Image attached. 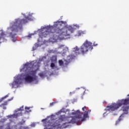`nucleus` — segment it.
Wrapping results in <instances>:
<instances>
[{
	"mask_svg": "<svg viewBox=\"0 0 129 129\" xmlns=\"http://www.w3.org/2000/svg\"><path fill=\"white\" fill-rule=\"evenodd\" d=\"M36 74H37L36 71H29L28 72L24 75L25 81L27 82V83H31V82L36 81Z\"/></svg>",
	"mask_w": 129,
	"mask_h": 129,
	"instance_id": "7",
	"label": "nucleus"
},
{
	"mask_svg": "<svg viewBox=\"0 0 129 129\" xmlns=\"http://www.w3.org/2000/svg\"><path fill=\"white\" fill-rule=\"evenodd\" d=\"M12 99H9L8 101H5L4 103H2L1 106H4L5 105H8V101H11Z\"/></svg>",
	"mask_w": 129,
	"mask_h": 129,
	"instance_id": "11",
	"label": "nucleus"
},
{
	"mask_svg": "<svg viewBox=\"0 0 129 129\" xmlns=\"http://www.w3.org/2000/svg\"><path fill=\"white\" fill-rule=\"evenodd\" d=\"M91 110H88V111H85L84 112L83 117L82 118L80 117V111L79 110H77V111H75L74 112H72V115H75L74 118L76 120V122H78V121H84L87 117H89L88 114L90 113Z\"/></svg>",
	"mask_w": 129,
	"mask_h": 129,
	"instance_id": "6",
	"label": "nucleus"
},
{
	"mask_svg": "<svg viewBox=\"0 0 129 129\" xmlns=\"http://www.w3.org/2000/svg\"><path fill=\"white\" fill-rule=\"evenodd\" d=\"M22 84V79L19 78V77H17L16 81H14L12 83L10 84V86H12V88H14L16 85H19Z\"/></svg>",
	"mask_w": 129,
	"mask_h": 129,
	"instance_id": "8",
	"label": "nucleus"
},
{
	"mask_svg": "<svg viewBox=\"0 0 129 129\" xmlns=\"http://www.w3.org/2000/svg\"><path fill=\"white\" fill-rule=\"evenodd\" d=\"M39 76H40V77H44V74L43 73H40L39 74Z\"/></svg>",
	"mask_w": 129,
	"mask_h": 129,
	"instance_id": "19",
	"label": "nucleus"
},
{
	"mask_svg": "<svg viewBox=\"0 0 129 129\" xmlns=\"http://www.w3.org/2000/svg\"><path fill=\"white\" fill-rule=\"evenodd\" d=\"M119 121H120V118L118 119Z\"/></svg>",
	"mask_w": 129,
	"mask_h": 129,
	"instance_id": "28",
	"label": "nucleus"
},
{
	"mask_svg": "<svg viewBox=\"0 0 129 129\" xmlns=\"http://www.w3.org/2000/svg\"><path fill=\"white\" fill-rule=\"evenodd\" d=\"M50 106H53V105H54V102L50 103Z\"/></svg>",
	"mask_w": 129,
	"mask_h": 129,
	"instance_id": "22",
	"label": "nucleus"
},
{
	"mask_svg": "<svg viewBox=\"0 0 129 129\" xmlns=\"http://www.w3.org/2000/svg\"><path fill=\"white\" fill-rule=\"evenodd\" d=\"M92 49H93L92 43L88 41V40H87L81 46L80 49H79V48H78L77 46L74 47L73 48V52L75 56H78V55H80V54H83V55H84V54L87 53L89 50L91 51Z\"/></svg>",
	"mask_w": 129,
	"mask_h": 129,
	"instance_id": "5",
	"label": "nucleus"
},
{
	"mask_svg": "<svg viewBox=\"0 0 129 129\" xmlns=\"http://www.w3.org/2000/svg\"><path fill=\"white\" fill-rule=\"evenodd\" d=\"M50 67L51 69H57V67L56 65H55V63L52 62L51 64H50Z\"/></svg>",
	"mask_w": 129,
	"mask_h": 129,
	"instance_id": "10",
	"label": "nucleus"
},
{
	"mask_svg": "<svg viewBox=\"0 0 129 129\" xmlns=\"http://www.w3.org/2000/svg\"><path fill=\"white\" fill-rule=\"evenodd\" d=\"M30 19L29 17H25V19H16L15 21L14 22L12 27L8 28V30H11L12 32L10 33V37L12 38L13 42H15L17 41L16 38H15V36H16V34L13 35V33H16V32H18L19 30L22 29L23 24H26L28 23V21L30 20Z\"/></svg>",
	"mask_w": 129,
	"mask_h": 129,
	"instance_id": "4",
	"label": "nucleus"
},
{
	"mask_svg": "<svg viewBox=\"0 0 129 129\" xmlns=\"http://www.w3.org/2000/svg\"><path fill=\"white\" fill-rule=\"evenodd\" d=\"M122 116V114L120 116V118Z\"/></svg>",
	"mask_w": 129,
	"mask_h": 129,
	"instance_id": "27",
	"label": "nucleus"
},
{
	"mask_svg": "<svg viewBox=\"0 0 129 129\" xmlns=\"http://www.w3.org/2000/svg\"><path fill=\"white\" fill-rule=\"evenodd\" d=\"M42 121L43 122L44 126L45 127L44 129H58L66 128L70 125V123L73 124L76 123V119L74 117H66L65 115H61L54 123L47 121V118L42 119Z\"/></svg>",
	"mask_w": 129,
	"mask_h": 129,
	"instance_id": "2",
	"label": "nucleus"
},
{
	"mask_svg": "<svg viewBox=\"0 0 129 129\" xmlns=\"http://www.w3.org/2000/svg\"><path fill=\"white\" fill-rule=\"evenodd\" d=\"M0 129H4V126H0Z\"/></svg>",
	"mask_w": 129,
	"mask_h": 129,
	"instance_id": "24",
	"label": "nucleus"
},
{
	"mask_svg": "<svg viewBox=\"0 0 129 129\" xmlns=\"http://www.w3.org/2000/svg\"><path fill=\"white\" fill-rule=\"evenodd\" d=\"M21 115H22V112H20V113H18L16 114V116L17 117L18 116H21Z\"/></svg>",
	"mask_w": 129,
	"mask_h": 129,
	"instance_id": "17",
	"label": "nucleus"
},
{
	"mask_svg": "<svg viewBox=\"0 0 129 129\" xmlns=\"http://www.w3.org/2000/svg\"><path fill=\"white\" fill-rule=\"evenodd\" d=\"M63 24H64L63 21H57L50 27H44L43 29L45 30L44 32H41L39 35L40 37L41 38H46L48 35H51L52 36L50 40H51V41H56V38L63 40L64 37L69 36L70 33H72V31H73V28L71 27H63L60 29V28L62 27Z\"/></svg>",
	"mask_w": 129,
	"mask_h": 129,
	"instance_id": "1",
	"label": "nucleus"
},
{
	"mask_svg": "<svg viewBox=\"0 0 129 129\" xmlns=\"http://www.w3.org/2000/svg\"><path fill=\"white\" fill-rule=\"evenodd\" d=\"M83 34V32H80V31L79 32V36H81V34Z\"/></svg>",
	"mask_w": 129,
	"mask_h": 129,
	"instance_id": "21",
	"label": "nucleus"
},
{
	"mask_svg": "<svg viewBox=\"0 0 129 129\" xmlns=\"http://www.w3.org/2000/svg\"><path fill=\"white\" fill-rule=\"evenodd\" d=\"M18 110L23 111V110H24V106H22L19 109H18Z\"/></svg>",
	"mask_w": 129,
	"mask_h": 129,
	"instance_id": "15",
	"label": "nucleus"
},
{
	"mask_svg": "<svg viewBox=\"0 0 129 129\" xmlns=\"http://www.w3.org/2000/svg\"><path fill=\"white\" fill-rule=\"evenodd\" d=\"M57 61V57L53 56L51 58V62L55 63V62Z\"/></svg>",
	"mask_w": 129,
	"mask_h": 129,
	"instance_id": "12",
	"label": "nucleus"
},
{
	"mask_svg": "<svg viewBox=\"0 0 129 129\" xmlns=\"http://www.w3.org/2000/svg\"><path fill=\"white\" fill-rule=\"evenodd\" d=\"M121 105H123L122 107V109L123 111V113L127 114V111L129 108V98L127 99H122L118 100V102L112 103L110 106H107L106 111H114L116 109H118Z\"/></svg>",
	"mask_w": 129,
	"mask_h": 129,
	"instance_id": "3",
	"label": "nucleus"
},
{
	"mask_svg": "<svg viewBox=\"0 0 129 129\" xmlns=\"http://www.w3.org/2000/svg\"><path fill=\"white\" fill-rule=\"evenodd\" d=\"M4 35H5V33L2 32V33H1V36H4Z\"/></svg>",
	"mask_w": 129,
	"mask_h": 129,
	"instance_id": "23",
	"label": "nucleus"
},
{
	"mask_svg": "<svg viewBox=\"0 0 129 129\" xmlns=\"http://www.w3.org/2000/svg\"><path fill=\"white\" fill-rule=\"evenodd\" d=\"M8 97V95L5 96L4 97L2 98V99L0 100V102H2L4 99H5V98H7Z\"/></svg>",
	"mask_w": 129,
	"mask_h": 129,
	"instance_id": "16",
	"label": "nucleus"
},
{
	"mask_svg": "<svg viewBox=\"0 0 129 129\" xmlns=\"http://www.w3.org/2000/svg\"><path fill=\"white\" fill-rule=\"evenodd\" d=\"M33 66H34V64H33V62H31L30 63H26L24 66V68L21 70H24V69H29V67L33 68Z\"/></svg>",
	"mask_w": 129,
	"mask_h": 129,
	"instance_id": "9",
	"label": "nucleus"
},
{
	"mask_svg": "<svg viewBox=\"0 0 129 129\" xmlns=\"http://www.w3.org/2000/svg\"><path fill=\"white\" fill-rule=\"evenodd\" d=\"M118 123V121H117L116 122V124H117Z\"/></svg>",
	"mask_w": 129,
	"mask_h": 129,
	"instance_id": "25",
	"label": "nucleus"
},
{
	"mask_svg": "<svg viewBox=\"0 0 129 129\" xmlns=\"http://www.w3.org/2000/svg\"><path fill=\"white\" fill-rule=\"evenodd\" d=\"M25 109L27 112H30V111H31V110H30V107H25Z\"/></svg>",
	"mask_w": 129,
	"mask_h": 129,
	"instance_id": "14",
	"label": "nucleus"
},
{
	"mask_svg": "<svg viewBox=\"0 0 129 129\" xmlns=\"http://www.w3.org/2000/svg\"><path fill=\"white\" fill-rule=\"evenodd\" d=\"M85 108H86V106H85L84 107L82 108V110L83 111H85Z\"/></svg>",
	"mask_w": 129,
	"mask_h": 129,
	"instance_id": "20",
	"label": "nucleus"
},
{
	"mask_svg": "<svg viewBox=\"0 0 129 129\" xmlns=\"http://www.w3.org/2000/svg\"><path fill=\"white\" fill-rule=\"evenodd\" d=\"M94 46H97V44H94Z\"/></svg>",
	"mask_w": 129,
	"mask_h": 129,
	"instance_id": "26",
	"label": "nucleus"
},
{
	"mask_svg": "<svg viewBox=\"0 0 129 129\" xmlns=\"http://www.w3.org/2000/svg\"><path fill=\"white\" fill-rule=\"evenodd\" d=\"M5 129H12V128H11V125H10V124H8L7 127Z\"/></svg>",
	"mask_w": 129,
	"mask_h": 129,
	"instance_id": "18",
	"label": "nucleus"
},
{
	"mask_svg": "<svg viewBox=\"0 0 129 129\" xmlns=\"http://www.w3.org/2000/svg\"><path fill=\"white\" fill-rule=\"evenodd\" d=\"M58 63L60 66H63V65H64V62L62 60H59Z\"/></svg>",
	"mask_w": 129,
	"mask_h": 129,
	"instance_id": "13",
	"label": "nucleus"
}]
</instances>
